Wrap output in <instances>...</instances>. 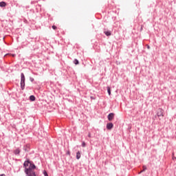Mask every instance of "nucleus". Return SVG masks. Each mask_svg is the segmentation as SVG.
<instances>
[{
    "label": "nucleus",
    "instance_id": "nucleus-1",
    "mask_svg": "<svg viewBox=\"0 0 176 176\" xmlns=\"http://www.w3.org/2000/svg\"><path fill=\"white\" fill-rule=\"evenodd\" d=\"M23 167L25 168V173L28 176H36L34 170L36 168V166L32 164L30 161H25L23 164Z\"/></svg>",
    "mask_w": 176,
    "mask_h": 176
},
{
    "label": "nucleus",
    "instance_id": "nucleus-2",
    "mask_svg": "<svg viewBox=\"0 0 176 176\" xmlns=\"http://www.w3.org/2000/svg\"><path fill=\"white\" fill-rule=\"evenodd\" d=\"M25 86V76H24V74L21 73V87L22 90H24V87Z\"/></svg>",
    "mask_w": 176,
    "mask_h": 176
},
{
    "label": "nucleus",
    "instance_id": "nucleus-3",
    "mask_svg": "<svg viewBox=\"0 0 176 176\" xmlns=\"http://www.w3.org/2000/svg\"><path fill=\"white\" fill-rule=\"evenodd\" d=\"M164 110H163V109H158L157 111V116H158V118H160V116H162V118H163V116H164Z\"/></svg>",
    "mask_w": 176,
    "mask_h": 176
},
{
    "label": "nucleus",
    "instance_id": "nucleus-4",
    "mask_svg": "<svg viewBox=\"0 0 176 176\" xmlns=\"http://www.w3.org/2000/svg\"><path fill=\"white\" fill-rule=\"evenodd\" d=\"M107 118H108V120L111 122V120H113V118H115V114L113 113H111L108 115Z\"/></svg>",
    "mask_w": 176,
    "mask_h": 176
},
{
    "label": "nucleus",
    "instance_id": "nucleus-5",
    "mask_svg": "<svg viewBox=\"0 0 176 176\" xmlns=\"http://www.w3.org/2000/svg\"><path fill=\"white\" fill-rule=\"evenodd\" d=\"M113 124H112V123H108L107 124V129H108V130H111V129H113Z\"/></svg>",
    "mask_w": 176,
    "mask_h": 176
},
{
    "label": "nucleus",
    "instance_id": "nucleus-6",
    "mask_svg": "<svg viewBox=\"0 0 176 176\" xmlns=\"http://www.w3.org/2000/svg\"><path fill=\"white\" fill-rule=\"evenodd\" d=\"M0 6L1 8H5V6H6V3H5V1L0 2Z\"/></svg>",
    "mask_w": 176,
    "mask_h": 176
},
{
    "label": "nucleus",
    "instance_id": "nucleus-7",
    "mask_svg": "<svg viewBox=\"0 0 176 176\" xmlns=\"http://www.w3.org/2000/svg\"><path fill=\"white\" fill-rule=\"evenodd\" d=\"M30 101H35V96H30Z\"/></svg>",
    "mask_w": 176,
    "mask_h": 176
},
{
    "label": "nucleus",
    "instance_id": "nucleus-8",
    "mask_svg": "<svg viewBox=\"0 0 176 176\" xmlns=\"http://www.w3.org/2000/svg\"><path fill=\"white\" fill-rule=\"evenodd\" d=\"M107 92H108L109 96H111V87H107Z\"/></svg>",
    "mask_w": 176,
    "mask_h": 176
},
{
    "label": "nucleus",
    "instance_id": "nucleus-9",
    "mask_svg": "<svg viewBox=\"0 0 176 176\" xmlns=\"http://www.w3.org/2000/svg\"><path fill=\"white\" fill-rule=\"evenodd\" d=\"M74 64H75L76 65H78V64H79V60H78V59H75V60H74Z\"/></svg>",
    "mask_w": 176,
    "mask_h": 176
},
{
    "label": "nucleus",
    "instance_id": "nucleus-10",
    "mask_svg": "<svg viewBox=\"0 0 176 176\" xmlns=\"http://www.w3.org/2000/svg\"><path fill=\"white\" fill-rule=\"evenodd\" d=\"M104 34L107 35V36H111V32H104Z\"/></svg>",
    "mask_w": 176,
    "mask_h": 176
},
{
    "label": "nucleus",
    "instance_id": "nucleus-11",
    "mask_svg": "<svg viewBox=\"0 0 176 176\" xmlns=\"http://www.w3.org/2000/svg\"><path fill=\"white\" fill-rule=\"evenodd\" d=\"M19 153H20V150L16 149V150L15 151V152H14V154H15V155H19Z\"/></svg>",
    "mask_w": 176,
    "mask_h": 176
},
{
    "label": "nucleus",
    "instance_id": "nucleus-12",
    "mask_svg": "<svg viewBox=\"0 0 176 176\" xmlns=\"http://www.w3.org/2000/svg\"><path fill=\"white\" fill-rule=\"evenodd\" d=\"M43 174L45 176H49V175H47V172H46V170L43 171Z\"/></svg>",
    "mask_w": 176,
    "mask_h": 176
},
{
    "label": "nucleus",
    "instance_id": "nucleus-13",
    "mask_svg": "<svg viewBox=\"0 0 176 176\" xmlns=\"http://www.w3.org/2000/svg\"><path fill=\"white\" fill-rule=\"evenodd\" d=\"M82 146L83 148H85V146H86V143H85V142H82Z\"/></svg>",
    "mask_w": 176,
    "mask_h": 176
},
{
    "label": "nucleus",
    "instance_id": "nucleus-14",
    "mask_svg": "<svg viewBox=\"0 0 176 176\" xmlns=\"http://www.w3.org/2000/svg\"><path fill=\"white\" fill-rule=\"evenodd\" d=\"M76 159H78V160L80 159V155H76Z\"/></svg>",
    "mask_w": 176,
    "mask_h": 176
},
{
    "label": "nucleus",
    "instance_id": "nucleus-15",
    "mask_svg": "<svg viewBox=\"0 0 176 176\" xmlns=\"http://www.w3.org/2000/svg\"><path fill=\"white\" fill-rule=\"evenodd\" d=\"M145 170H146V166H143V170L142 171H145Z\"/></svg>",
    "mask_w": 176,
    "mask_h": 176
},
{
    "label": "nucleus",
    "instance_id": "nucleus-16",
    "mask_svg": "<svg viewBox=\"0 0 176 176\" xmlns=\"http://www.w3.org/2000/svg\"><path fill=\"white\" fill-rule=\"evenodd\" d=\"M53 30H57V27L56 25L52 26Z\"/></svg>",
    "mask_w": 176,
    "mask_h": 176
},
{
    "label": "nucleus",
    "instance_id": "nucleus-17",
    "mask_svg": "<svg viewBox=\"0 0 176 176\" xmlns=\"http://www.w3.org/2000/svg\"><path fill=\"white\" fill-rule=\"evenodd\" d=\"M88 137H89V138H91V133H88Z\"/></svg>",
    "mask_w": 176,
    "mask_h": 176
},
{
    "label": "nucleus",
    "instance_id": "nucleus-18",
    "mask_svg": "<svg viewBox=\"0 0 176 176\" xmlns=\"http://www.w3.org/2000/svg\"><path fill=\"white\" fill-rule=\"evenodd\" d=\"M172 159H173V160H176V157H175L174 155H173Z\"/></svg>",
    "mask_w": 176,
    "mask_h": 176
},
{
    "label": "nucleus",
    "instance_id": "nucleus-19",
    "mask_svg": "<svg viewBox=\"0 0 176 176\" xmlns=\"http://www.w3.org/2000/svg\"><path fill=\"white\" fill-rule=\"evenodd\" d=\"M0 176H6L5 174H1Z\"/></svg>",
    "mask_w": 176,
    "mask_h": 176
},
{
    "label": "nucleus",
    "instance_id": "nucleus-20",
    "mask_svg": "<svg viewBox=\"0 0 176 176\" xmlns=\"http://www.w3.org/2000/svg\"><path fill=\"white\" fill-rule=\"evenodd\" d=\"M76 155H80V153L79 152H78V153H76Z\"/></svg>",
    "mask_w": 176,
    "mask_h": 176
},
{
    "label": "nucleus",
    "instance_id": "nucleus-21",
    "mask_svg": "<svg viewBox=\"0 0 176 176\" xmlns=\"http://www.w3.org/2000/svg\"><path fill=\"white\" fill-rule=\"evenodd\" d=\"M147 48H148V49H150V47H149V46H148V47H147Z\"/></svg>",
    "mask_w": 176,
    "mask_h": 176
},
{
    "label": "nucleus",
    "instance_id": "nucleus-22",
    "mask_svg": "<svg viewBox=\"0 0 176 176\" xmlns=\"http://www.w3.org/2000/svg\"><path fill=\"white\" fill-rule=\"evenodd\" d=\"M12 56L14 57V54H13Z\"/></svg>",
    "mask_w": 176,
    "mask_h": 176
},
{
    "label": "nucleus",
    "instance_id": "nucleus-23",
    "mask_svg": "<svg viewBox=\"0 0 176 176\" xmlns=\"http://www.w3.org/2000/svg\"><path fill=\"white\" fill-rule=\"evenodd\" d=\"M143 170H142L140 173H142Z\"/></svg>",
    "mask_w": 176,
    "mask_h": 176
}]
</instances>
